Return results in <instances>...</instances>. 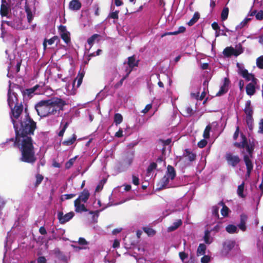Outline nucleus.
<instances>
[{
    "label": "nucleus",
    "mask_w": 263,
    "mask_h": 263,
    "mask_svg": "<svg viewBox=\"0 0 263 263\" xmlns=\"http://www.w3.org/2000/svg\"><path fill=\"white\" fill-rule=\"evenodd\" d=\"M25 121L20 125L14 123L16 133L14 144L17 145L21 152L20 160L32 164L36 160L35 151L30 135L33 134L35 128V123L26 117Z\"/></svg>",
    "instance_id": "1"
},
{
    "label": "nucleus",
    "mask_w": 263,
    "mask_h": 263,
    "mask_svg": "<svg viewBox=\"0 0 263 263\" xmlns=\"http://www.w3.org/2000/svg\"><path fill=\"white\" fill-rule=\"evenodd\" d=\"M65 101L58 98L40 101L35 105V109L41 117H47L59 115L65 105Z\"/></svg>",
    "instance_id": "2"
},
{
    "label": "nucleus",
    "mask_w": 263,
    "mask_h": 263,
    "mask_svg": "<svg viewBox=\"0 0 263 263\" xmlns=\"http://www.w3.org/2000/svg\"><path fill=\"white\" fill-rule=\"evenodd\" d=\"M7 101L8 105L11 109L12 115L11 116V118L13 124L15 122L16 124L20 125V124L22 122H23L26 120L25 118L26 117H27V118L29 119H31L28 115H25V117L23 120H19V117L23 110V107L22 105H16L17 104L16 95L15 92L12 91L10 88V84L9 85Z\"/></svg>",
    "instance_id": "3"
},
{
    "label": "nucleus",
    "mask_w": 263,
    "mask_h": 263,
    "mask_svg": "<svg viewBox=\"0 0 263 263\" xmlns=\"http://www.w3.org/2000/svg\"><path fill=\"white\" fill-rule=\"evenodd\" d=\"M241 141L240 142H235V145L238 147L246 148L247 153L242 152L243 155V158L247 167V177H250L251 171L253 168L252 162V153L254 149L253 146L251 144H248L246 137L243 135H241Z\"/></svg>",
    "instance_id": "4"
},
{
    "label": "nucleus",
    "mask_w": 263,
    "mask_h": 263,
    "mask_svg": "<svg viewBox=\"0 0 263 263\" xmlns=\"http://www.w3.org/2000/svg\"><path fill=\"white\" fill-rule=\"evenodd\" d=\"M238 68V72L240 74L246 81H250L246 87L247 94L250 96H253L256 91L257 86V80L254 76L248 72V70L244 68L243 66L237 63Z\"/></svg>",
    "instance_id": "5"
},
{
    "label": "nucleus",
    "mask_w": 263,
    "mask_h": 263,
    "mask_svg": "<svg viewBox=\"0 0 263 263\" xmlns=\"http://www.w3.org/2000/svg\"><path fill=\"white\" fill-rule=\"evenodd\" d=\"M175 176L176 173L175 169L172 166L168 165L165 175L159 183V189L173 187L172 181Z\"/></svg>",
    "instance_id": "6"
},
{
    "label": "nucleus",
    "mask_w": 263,
    "mask_h": 263,
    "mask_svg": "<svg viewBox=\"0 0 263 263\" xmlns=\"http://www.w3.org/2000/svg\"><path fill=\"white\" fill-rule=\"evenodd\" d=\"M84 74L82 73L78 74L77 78L71 84H67L65 86L66 91L64 92L67 95H74L76 93L77 88L74 87V85L77 82V87H79L82 82Z\"/></svg>",
    "instance_id": "7"
},
{
    "label": "nucleus",
    "mask_w": 263,
    "mask_h": 263,
    "mask_svg": "<svg viewBox=\"0 0 263 263\" xmlns=\"http://www.w3.org/2000/svg\"><path fill=\"white\" fill-rule=\"evenodd\" d=\"M235 242L232 240H227L223 245V248L221 251V254L222 256H227L230 251L234 247Z\"/></svg>",
    "instance_id": "8"
},
{
    "label": "nucleus",
    "mask_w": 263,
    "mask_h": 263,
    "mask_svg": "<svg viewBox=\"0 0 263 263\" xmlns=\"http://www.w3.org/2000/svg\"><path fill=\"white\" fill-rule=\"evenodd\" d=\"M226 159L229 165L233 167H235L240 162V159L238 156L234 155L231 153H228L226 154Z\"/></svg>",
    "instance_id": "9"
},
{
    "label": "nucleus",
    "mask_w": 263,
    "mask_h": 263,
    "mask_svg": "<svg viewBox=\"0 0 263 263\" xmlns=\"http://www.w3.org/2000/svg\"><path fill=\"white\" fill-rule=\"evenodd\" d=\"M73 212H69L65 215L63 213L60 212L58 214V218L61 223L63 224L70 220L74 216Z\"/></svg>",
    "instance_id": "10"
},
{
    "label": "nucleus",
    "mask_w": 263,
    "mask_h": 263,
    "mask_svg": "<svg viewBox=\"0 0 263 263\" xmlns=\"http://www.w3.org/2000/svg\"><path fill=\"white\" fill-rule=\"evenodd\" d=\"M43 86L36 85L32 88L27 89L24 91V95L28 96H31L33 94H40L42 93V90Z\"/></svg>",
    "instance_id": "11"
},
{
    "label": "nucleus",
    "mask_w": 263,
    "mask_h": 263,
    "mask_svg": "<svg viewBox=\"0 0 263 263\" xmlns=\"http://www.w3.org/2000/svg\"><path fill=\"white\" fill-rule=\"evenodd\" d=\"M127 64L128 67H126V71L127 72L126 76H128L129 73L132 71L133 68L135 66H137L138 62L136 60L135 57L132 56L128 58Z\"/></svg>",
    "instance_id": "12"
},
{
    "label": "nucleus",
    "mask_w": 263,
    "mask_h": 263,
    "mask_svg": "<svg viewBox=\"0 0 263 263\" xmlns=\"http://www.w3.org/2000/svg\"><path fill=\"white\" fill-rule=\"evenodd\" d=\"M4 23V21L2 22V24ZM5 23H7L8 25L11 26L13 28L16 29H24L25 28V26L23 25L22 21L19 18H17L13 20V22L5 21ZM3 25H2V26Z\"/></svg>",
    "instance_id": "13"
},
{
    "label": "nucleus",
    "mask_w": 263,
    "mask_h": 263,
    "mask_svg": "<svg viewBox=\"0 0 263 263\" xmlns=\"http://www.w3.org/2000/svg\"><path fill=\"white\" fill-rule=\"evenodd\" d=\"M196 155L192 152L186 150L183 157L180 159V162H191L195 159Z\"/></svg>",
    "instance_id": "14"
},
{
    "label": "nucleus",
    "mask_w": 263,
    "mask_h": 263,
    "mask_svg": "<svg viewBox=\"0 0 263 263\" xmlns=\"http://www.w3.org/2000/svg\"><path fill=\"white\" fill-rule=\"evenodd\" d=\"M60 35L62 39L66 43L68 44L70 42V33L67 31L64 26H61L60 28Z\"/></svg>",
    "instance_id": "15"
},
{
    "label": "nucleus",
    "mask_w": 263,
    "mask_h": 263,
    "mask_svg": "<svg viewBox=\"0 0 263 263\" xmlns=\"http://www.w3.org/2000/svg\"><path fill=\"white\" fill-rule=\"evenodd\" d=\"M84 203H85L76 199L74 201L75 211L77 213L87 211V209L86 208Z\"/></svg>",
    "instance_id": "16"
},
{
    "label": "nucleus",
    "mask_w": 263,
    "mask_h": 263,
    "mask_svg": "<svg viewBox=\"0 0 263 263\" xmlns=\"http://www.w3.org/2000/svg\"><path fill=\"white\" fill-rule=\"evenodd\" d=\"M229 84V80L227 78H225L222 85L221 86L219 91L217 93L216 95L220 96L227 92L228 90Z\"/></svg>",
    "instance_id": "17"
},
{
    "label": "nucleus",
    "mask_w": 263,
    "mask_h": 263,
    "mask_svg": "<svg viewBox=\"0 0 263 263\" xmlns=\"http://www.w3.org/2000/svg\"><path fill=\"white\" fill-rule=\"evenodd\" d=\"M89 197V193L88 191L84 190L80 195L79 196V198L77 199V200H79V201H81L83 203H85L87 202L88 199Z\"/></svg>",
    "instance_id": "18"
},
{
    "label": "nucleus",
    "mask_w": 263,
    "mask_h": 263,
    "mask_svg": "<svg viewBox=\"0 0 263 263\" xmlns=\"http://www.w3.org/2000/svg\"><path fill=\"white\" fill-rule=\"evenodd\" d=\"M182 224V220L181 219L176 220L172 226L168 227L167 232H170L175 231L178 229Z\"/></svg>",
    "instance_id": "19"
},
{
    "label": "nucleus",
    "mask_w": 263,
    "mask_h": 263,
    "mask_svg": "<svg viewBox=\"0 0 263 263\" xmlns=\"http://www.w3.org/2000/svg\"><path fill=\"white\" fill-rule=\"evenodd\" d=\"M81 4L79 0H72L69 3V8L73 10H78L80 9Z\"/></svg>",
    "instance_id": "20"
},
{
    "label": "nucleus",
    "mask_w": 263,
    "mask_h": 263,
    "mask_svg": "<svg viewBox=\"0 0 263 263\" xmlns=\"http://www.w3.org/2000/svg\"><path fill=\"white\" fill-rule=\"evenodd\" d=\"M255 16V18L257 20H261L263 19V11L260 10L259 11H257L256 10H252L249 13V16Z\"/></svg>",
    "instance_id": "21"
},
{
    "label": "nucleus",
    "mask_w": 263,
    "mask_h": 263,
    "mask_svg": "<svg viewBox=\"0 0 263 263\" xmlns=\"http://www.w3.org/2000/svg\"><path fill=\"white\" fill-rule=\"evenodd\" d=\"M101 39V36L98 34H95L92 35L90 37H89L87 40V43L90 46V48L92 47L94 43L96 42H99Z\"/></svg>",
    "instance_id": "22"
},
{
    "label": "nucleus",
    "mask_w": 263,
    "mask_h": 263,
    "mask_svg": "<svg viewBox=\"0 0 263 263\" xmlns=\"http://www.w3.org/2000/svg\"><path fill=\"white\" fill-rule=\"evenodd\" d=\"M244 111L247 116H252L253 114V109L251 106V101L248 100L246 102Z\"/></svg>",
    "instance_id": "23"
},
{
    "label": "nucleus",
    "mask_w": 263,
    "mask_h": 263,
    "mask_svg": "<svg viewBox=\"0 0 263 263\" xmlns=\"http://www.w3.org/2000/svg\"><path fill=\"white\" fill-rule=\"evenodd\" d=\"M245 191V183L242 182L241 184L238 185L237 189V194L238 196L242 198L246 197V194L244 193Z\"/></svg>",
    "instance_id": "24"
},
{
    "label": "nucleus",
    "mask_w": 263,
    "mask_h": 263,
    "mask_svg": "<svg viewBox=\"0 0 263 263\" xmlns=\"http://www.w3.org/2000/svg\"><path fill=\"white\" fill-rule=\"evenodd\" d=\"M223 54L227 56L232 55H238L239 53L236 52V50L232 47H227L223 51Z\"/></svg>",
    "instance_id": "25"
},
{
    "label": "nucleus",
    "mask_w": 263,
    "mask_h": 263,
    "mask_svg": "<svg viewBox=\"0 0 263 263\" xmlns=\"http://www.w3.org/2000/svg\"><path fill=\"white\" fill-rule=\"evenodd\" d=\"M25 11L27 13V20L29 23H31L34 17V11L32 10L28 6L26 7Z\"/></svg>",
    "instance_id": "26"
},
{
    "label": "nucleus",
    "mask_w": 263,
    "mask_h": 263,
    "mask_svg": "<svg viewBox=\"0 0 263 263\" xmlns=\"http://www.w3.org/2000/svg\"><path fill=\"white\" fill-rule=\"evenodd\" d=\"M203 240L205 243L208 245L211 244L213 241V238L210 235V232L209 231H206L204 233V235L203 236Z\"/></svg>",
    "instance_id": "27"
},
{
    "label": "nucleus",
    "mask_w": 263,
    "mask_h": 263,
    "mask_svg": "<svg viewBox=\"0 0 263 263\" xmlns=\"http://www.w3.org/2000/svg\"><path fill=\"white\" fill-rule=\"evenodd\" d=\"M206 249V247L204 244H199L197 250V256H201L204 255L205 254Z\"/></svg>",
    "instance_id": "28"
},
{
    "label": "nucleus",
    "mask_w": 263,
    "mask_h": 263,
    "mask_svg": "<svg viewBox=\"0 0 263 263\" xmlns=\"http://www.w3.org/2000/svg\"><path fill=\"white\" fill-rule=\"evenodd\" d=\"M226 230L227 232L230 234H233L238 232L237 226L233 224H229L226 228Z\"/></svg>",
    "instance_id": "29"
},
{
    "label": "nucleus",
    "mask_w": 263,
    "mask_h": 263,
    "mask_svg": "<svg viewBox=\"0 0 263 263\" xmlns=\"http://www.w3.org/2000/svg\"><path fill=\"white\" fill-rule=\"evenodd\" d=\"M58 40H59V38L57 36H54L49 40H45L43 43V46H44V49H45L46 48L47 43H48V44L49 45H51L52 44H53L54 43L55 41H58Z\"/></svg>",
    "instance_id": "30"
},
{
    "label": "nucleus",
    "mask_w": 263,
    "mask_h": 263,
    "mask_svg": "<svg viewBox=\"0 0 263 263\" xmlns=\"http://www.w3.org/2000/svg\"><path fill=\"white\" fill-rule=\"evenodd\" d=\"M185 30V27H184L183 26H181L178 28V30L177 31L166 33L162 35V37H163L164 36H165L166 35H176V34H178V33L184 32Z\"/></svg>",
    "instance_id": "31"
},
{
    "label": "nucleus",
    "mask_w": 263,
    "mask_h": 263,
    "mask_svg": "<svg viewBox=\"0 0 263 263\" xmlns=\"http://www.w3.org/2000/svg\"><path fill=\"white\" fill-rule=\"evenodd\" d=\"M249 15L245 18L236 27V29H240L245 26L247 23L251 20V17H249Z\"/></svg>",
    "instance_id": "32"
},
{
    "label": "nucleus",
    "mask_w": 263,
    "mask_h": 263,
    "mask_svg": "<svg viewBox=\"0 0 263 263\" xmlns=\"http://www.w3.org/2000/svg\"><path fill=\"white\" fill-rule=\"evenodd\" d=\"M123 121V117L120 114H115L114 116V122L116 125L120 124Z\"/></svg>",
    "instance_id": "33"
},
{
    "label": "nucleus",
    "mask_w": 263,
    "mask_h": 263,
    "mask_svg": "<svg viewBox=\"0 0 263 263\" xmlns=\"http://www.w3.org/2000/svg\"><path fill=\"white\" fill-rule=\"evenodd\" d=\"M219 204L222 206V208L221 210V215L224 217L227 216L229 212V208L225 205H223L222 203H220Z\"/></svg>",
    "instance_id": "34"
},
{
    "label": "nucleus",
    "mask_w": 263,
    "mask_h": 263,
    "mask_svg": "<svg viewBox=\"0 0 263 263\" xmlns=\"http://www.w3.org/2000/svg\"><path fill=\"white\" fill-rule=\"evenodd\" d=\"M246 122L247 125L250 130L252 129L253 127V119L252 116L246 117Z\"/></svg>",
    "instance_id": "35"
},
{
    "label": "nucleus",
    "mask_w": 263,
    "mask_h": 263,
    "mask_svg": "<svg viewBox=\"0 0 263 263\" xmlns=\"http://www.w3.org/2000/svg\"><path fill=\"white\" fill-rule=\"evenodd\" d=\"M199 15L198 13H195L192 18L187 23L189 26H192L195 24L199 19Z\"/></svg>",
    "instance_id": "36"
},
{
    "label": "nucleus",
    "mask_w": 263,
    "mask_h": 263,
    "mask_svg": "<svg viewBox=\"0 0 263 263\" xmlns=\"http://www.w3.org/2000/svg\"><path fill=\"white\" fill-rule=\"evenodd\" d=\"M76 138H77L76 136L75 135H73L72 136V138H70L69 139H68L67 140L64 141L63 142V144L66 145V146L70 145L74 143V142L76 140Z\"/></svg>",
    "instance_id": "37"
},
{
    "label": "nucleus",
    "mask_w": 263,
    "mask_h": 263,
    "mask_svg": "<svg viewBox=\"0 0 263 263\" xmlns=\"http://www.w3.org/2000/svg\"><path fill=\"white\" fill-rule=\"evenodd\" d=\"M228 14L229 9L228 8H224L221 14V17L222 21H224L228 18Z\"/></svg>",
    "instance_id": "38"
},
{
    "label": "nucleus",
    "mask_w": 263,
    "mask_h": 263,
    "mask_svg": "<svg viewBox=\"0 0 263 263\" xmlns=\"http://www.w3.org/2000/svg\"><path fill=\"white\" fill-rule=\"evenodd\" d=\"M211 129V126L208 125L204 129L203 136L205 139H208L210 137V132Z\"/></svg>",
    "instance_id": "39"
},
{
    "label": "nucleus",
    "mask_w": 263,
    "mask_h": 263,
    "mask_svg": "<svg viewBox=\"0 0 263 263\" xmlns=\"http://www.w3.org/2000/svg\"><path fill=\"white\" fill-rule=\"evenodd\" d=\"M78 242L82 247H86L88 244V242L84 238L82 237H80L79 239Z\"/></svg>",
    "instance_id": "40"
},
{
    "label": "nucleus",
    "mask_w": 263,
    "mask_h": 263,
    "mask_svg": "<svg viewBox=\"0 0 263 263\" xmlns=\"http://www.w3.org/2000/svg\"><path fill=\"white\" fill-rule=\"evenodd\" d=\"M257 65L260 68H263V56L258 58L256 61Z\"/></svg>",
    "instance_id": "41"
},
{
    "label": "nucleus",
    "mask_w": 263,
    "mask_h": 263,
    "mask_svg": "<svg viewBox=\"0 0 263 263\" xmlns=\"http://www.w3.org/2000/svg\"><path fill=\"white\" fill-rule=\"evenodd\" d=\"M211 260V257L209 255H204L201 259L202 263H209Z\"/></svg>",
    "instance_id": "42"
},
{
    "label": "nucleus",
    "mask_w": 263,
    "mask_h": 263,
    "mask_svg": "<svg viewBox=\"0 0 263 263\" xmlns=\"http://www.w3.org/2000/svg\"><path fill=\"white\" fill-rule=\"evenodd\" d=\"M43 179V177L40 174H37L36 176V182L35 184L36 185H38L39 184L41 183V182L42 181Z\"/></svg>",
    "instance_id": "43"
},
{
    "label": "nucleus",
    "mask_w": 263,
    "mask_h": 263,
    "mask_svg": "<svg viewBox=\"0 0 263 263\" xmlns=\"http://www.w3.org/2000/svg\"><path fill=\"white\" fill-rule=\"evenodd\" d=\"M157 164L155 163H152L147 168V173H150L152 171L156 168Z\"/></svg>",
    "instance_id": "44"
},
{
    "label": "nucleus",
    "mask_w": 263,
    "mask_h": 263,
    "mask_svg": "<svg viewBox=\"0 0 263 263\" xmlns=\"http://www.w3.org/2000/svg\"><path fill=\"white\" fill-rule=\"evenodd\" d=\"M206 144L207 141L205 139H202L198 143V146L200 148L204 147Z\"/></svg>",
    "instance_id": "45"
},
{
    "label": "nucleus",
    "mask_w": 263,
    "mask_h": 263,
    "mask_svg": "<svg viewBox=\"0 0 263 263\" xmlns=\"http://www.w3.org/2000/svg\"><path fill=\"white\" fill-rule=\"evenodd\" d=\"M71 246L76 251H79L81 250H84L87 249L86 247L77 246L74 245H71Z\"/></svg>",
    "instance_id": "46"
},
{
    "label": "nucleus",
    "mask_w": 263,
    "mask_h": 263,
    "mask_svg": "<svg viewBox=\"0 0 263 263\" xmlns=\"http://www.w3.org/2000/svg\"><path fill=\"white\" fill-rule=\"evenodd\" d=\"M219 208L217 206H213L212 208L213 214L216 217H218Z\"/></svg>",
    "instance_id": "47"
},
{
    "label": "nucleus",
    "mask_w": 263,
    "mask_h": 263,
    "mask_svg": "<svg viewBox=\"0 0 263 263\" xmlns=\"http://www.w3.org/2000/svg\"><path fill=\"white\" fill-rule=\"evenodd\" d=\"M185 112H186V116H191L193 113V109L190 107H186L185 108Z\"/></svg>",
    "instance_id": "48"
},
{
    "label": "nucleus",
    "mask_w": 263,
    "mask_h": 263,
    "mask_svg": "<svg viewBox=\"0 0 263 263\" xmlns=\"http://www.w3.org/2000/svg\"><path fill=\"white\" fill-rule=\"evenodd\" d=\"M219 35H224L227 36V34L224 32V31L223 30H219L218 31H216L215 32V36L216 37H217Z\"/></svg>",
    "instance_id": "49"
},
{
    "label": "nucleus",
    "mask_w": 263,
    "mask_h": 263,
    "mask_svg": "<svg viewBox=\"0 0 263 263\" xmlns=\"http://www.w3.org/2000/svg\"><path fill=\"white\" fill-rule=\"evenodd\" d=\"M144 231L148 235H153L155 234V231L151 228H146L145 229Z\"/></svg>",
    "instance_id": "50"
},
{
    "label": "nucleus",
    "mask_w": 263,
    "mask_h": 263,
    "mask_svg": "<svg viewBox=\"0 0 263 263\" xmlns=\"http://www.w3.org/2000/svg\"><path fill=\"white\" fill-rule=\"evenodd\" d=\"M182 203V201H178V202L177 203V204L178 205V208L176 210V211L177 210L180 211V210H182L184 209L185 203H184L183 204Z\"/></svg>",
    "instance_id": "51"
},
{
    "label": "nucleus",
    "mask_w": 263,
    "mask_h": 263,
    "mask_svg": "<svg viewBox=\"0 0 263 263\" xmlns=\"http://www.w3.org/2000/svg\"><path fill=\"white\" fill-rule=\"evenodd\" d=\"M152 105L151 104H147L145 108L142 110V112L144 114H146L147 112L151 108H152Z\"/></svg>",
    "instance_id": "52"
},
{
    "label": "nucleus",
    "mask_w": 263,
    "mask_h": 263,
    "mask_svg": "<svg viewBox=\"0 0 263 263\" xmlns=\"http://www.w3.org/2000/svg\"><path fill=\"white\" fill-rule=\"evenodd\" d=\"M74 160V159H71L69 160V161L67 162L65 164L66 167L67 168H70L73 165Z\"/></svg>",
    "instance_id": "53"
},
{
    "label": "nucleus",
    "mask_w": 263,
    "mask_h": 263,
    "mask_svg": "<svg viewBox=\"0 0 263 263\" xmlns=\"http://www.w3.org/2000/svg\"><path fill=\"white\" fill-rule=\"evenodd\" d=\"M258 132L263 134V119H261L259 123Z\"/></svg>",
    "instance_id": "54"
},
{
    "label": "nucleus",
    "mask_w": 263,
    "mask_h": 263,
    "mask_svg": "<svg viewBox=\"0 0 263 263\" xmlns=\"http://www.w3.org/2000/svg\"><path fill=\"white\" fill-rule=\"evenodd\" d=\"M179 256L182 261H184V260L187 258V255L184 252H180Z\"/></svg>",
    "instance_id": "55"
},
{
    "label": "nucleus",
    "mask_w": 263,
    "mask_h": 263,
    "mask_svg": "<svg viewBox=\"0 0 263 263\" xmlns=\"http://www.w3.org/2000/svg\"><path fill=\"white\" fill-rule=\"evenodd\" d=\"M123 136V130L121 128H120L119 130L116 133L115 137L118 138H120Z\"/></svg>",
    "instance_id": "56"
},
{
    "label": "nucleus",
    "mask_w": 263,
    "mask_h": 263,
    "mask_svg": "<svg viewBox=\"0 0 263 263\" xmlns=\"http://www.w3.org/2000/svg\"><path fill=\"white\" fill-rule=\"evenodd\" d=\"M212 27L216 31H218L219 30H220L218 24L217 23H216V22H214L212 24Z\"/></svg>",
    "instance_id": "57"
},
{
    "label": "nucleus",
    "mask_w": 263,
    "mask_h": 263,
    "mask_svg": "<svg viewBox=\"0 0 263 263\" xmlns=\"http://www.w3.org/2000/svg\"><path fill=\"white\" fill-rule=\"evenodd\" d=\"M67 123H66L64 125V126L63 127V128L59 132V136H63L64 133L65 132V130L66 128H67Z\"/></svg>",
    "instance_id": "58"
},
{
    "label": "nucleus",
    "mask_w": 263,
    "mask_h": 263,
    "mask_svg": "<svg viewBox=\"0 0 263 263\" xmlns=\"http://www.w3.org/2000/svg\"><path fill=\"white\" fill-rule=\"evenodd\" d=\"M238 227L239 229L242 231H245L246 230V227L245 223L244 222H241L239 225Z\"/></svg>",
    "instance_id": "59"
},
{
    "label": "nucleus",
    "mask_w": 263,
    "mask_h": 263,
    "mask_svg": "<svg viewBox=\"0 0 263 263\" xmlns=\"http://www.w3.org/2000/svg\"><path fill=\"white\" fill-rule=\"evenodd\" d=\"M118 13H119V11H116L115 12H112L110 14V16L112 18H118Z\"/></svg>",
    "instance_id": "60"
},
{
    "label": "nucleus",
    "mask_w": 263,
    "mask_h": 263,
    "mask_svg": "<svg viewBox=\"0 0 263 263\" xmlns=\"http://www.w3.org/2000/svg\"><path fill=\"white\" fill-rule=\"evenodd\" d=\"M133 183L136 185H137L139 184V178L137 177L136 176H133Z\"/></svg>",
    "instance_id": "61"
},
{
    "label": "nucleus",
    "mask_w": 263,
    "mask_h": 263,
    "mask_svg": "<svg viewBox=\"0 0 263 263\" xmlns=\"http://www.w3.org/2000/svg\"><path fill=\"white\" fill-rule=\"evenodd\" d=\"M38 263H45L46 262V258L44 257L41 256L38 258Z\"/></svg>",
    "instance_id": "62"
},
{
    "label": "nucleus",
    "mask_w": 263,
    "mask_h": 263,
    "mask_svg": "<svg viewBox=\"0 0 263 263\" xmlns=\"http://www.w3.org/2000/svg\"><path fill=\"white\" fill-rule=\"evenodd\" d=\"M120 246L119 241L118 240H115L113 243L112 247L114 248H116L119 247Z\"/></svg>",
    "instance_id": "63"
},
{
    "label": "nucleus",
    "mask_w": 263,
    "mask_h": 263,
    "mask_svg": "<svg viewBox=\"0 0 263 263\" xmlns=\"http://www.w3.org/2000/svg\"><path fill=\"white\" fill-rule=\"evenodd\" d=\"M39 231H40V233L43 235H44L46 233V229H45L44 227H42L40 228Z\"/></svg>",
    "instance_id": "64"
}]
</instances>
